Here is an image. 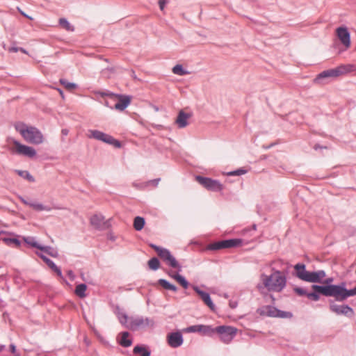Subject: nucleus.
<instances>
[{
    "label": "nucleus",
    "instance_id": "1",
    "mask_svg": "<svg viewBox=\"0 0 356 356\" xmlns=\"http://www.w3.org/2000/svg\"><path fill=\"white\" fill-rule=\"evenodd\" d=\"M261 280L269 291L280 292L284 289L286 284V276L280 270H275L270 275L262 274Z\"/></svg>",
    "mask_w": 356,
    "mask_h": 356
},
{
    "label": "nucleus",
    "instance_id": "2",
    "mask_svg": "<svg viewBox=\"0 0 356 356\" xmlns=\"http://www.w3.org/2000/svg\"><path fill=\"white\" fill-rule=\"evenodd\" d=\"M294 275L298 279L312 283L321 284L323 280L326 276V273L323 270L313 272L307 271L305 264L302 263H298L294 266Z\"/></svg>",
    "mask_w": 356,
    "mask_h": 356
},
{
    "label": "nucleus",
    "instance_id": "3",
    "mask_svg": "<svg viewBox=\"0 0 356 356\" xmlns=\"http://www.w3.org/2000/svg\"><path fill=\"white\" fill-rule=\"evenodd\" d=\"M15 128L26 142L34 145H39L43 143V135L38 128L28 126L23 122L17 123L15 125Z\"/></svg>",
    "mask_w": 356,
    "mask_h": 356
},
{
    "label": "nucleus",
    "instance_id": "4",
    "mask_svg": "<svg viewBox=\"0 0 356 356\" xmlns=\"http://www.w3.org/2000/svg\"><path fill=\"white\" fill-rule=\"evenodd\" d=\"M330 285H312V292H307L305 289L300 287H295L293 291L296 294L300 296H305L308 299L313 301H318L320 300V295L325 297H330V292L327 290Z\"/></svg>",
    "mask_w": 356,
    "mask_h": 356
},
{
    "label": "nucleus",
    "instance_id": "5",
    "mask_svg": "<svg viewBox=\"0 0 356 356\" xmlns=\"http://www.w3.org/2000/svg\"><path fill=\"white\" fill-rule=\"evenodd\" d=\"M354 66L352 65H341L336 68L329 69L321 72L314 79V82L321 83V80L326 78L337 77L340 75L350 72Z\"/></svg>",
    "mask_w": 356,
    "mask_h": 356
},
{
    "label": "nucleus",
    "instance_id": "6",
    "mask_svg": "<svg viewBox=\"0 0 356 356\" xmlns=\"http://www.w3.org/2000/svg\"><path fill=\"white\" fill-rule=\"evenodd\" d=\"M149 246L157 252L159 257L165 263L166 265L181 271V266L178 263L169 250L159 247L153 243H150Z\"/></svg>",
    "mask_w": 356,
    "mask_h": 356
},
{
    "label": "nucleus",
    "instance_id": "7",
    "mask_svg": "<svg viewBox=\"0 0 356 356\" xmlns=\"http://www.w3.org/2000/svg\"><path fill=\"white\" fill-rule=\"evenodd\" d=\"M237 328L229 325H220L215 327V334H218L224 343H229L237 334Z\"/></svg>",
    "mask_w": 356,
    "mask_h": 356
},
{
    "label": "nucleus",
    "instance_id": "8",
    "mask_svg": "<svg viewBox=\"0 0 356 356\" xmlns=\"http://www.w3.org/2000/svg\"><path fill=\"white\" fill-rule=\"evenodd\" d=\"M329 309L330 312L336 315H343L348 318H353L355 316L354 309L348 305H337L334 300H329Z\"/></svg>",
    "mask_w": 356,
    "mask_h": 356
},
{
    "label": "nucleus",
    "instance_id": "9",
    "mask_svg": "<svg viewBox=\"0 0 356 356\" xmlns=\"http://www.w3.org/2000/svg\"><path fill=\"white\" fill-rule=\"evenodd\" d=\"M195 179L200 185L209 191L219 192L223 188L222 184L219 181L209 177L197 175Z\"/></svg>",
    "mask_w": 356,
    "mask_h": 356
},
{
    "label": "nucleus",
    "instance_id": "10",
    "mask_svg": "<svg viewBox=\"0 0 356 356\" xmlns=\"http://www.w3.org/2000/svg\"><path fill=\"white\" fill-rule=\"evenodd\" d=\"M154 321L152 318L143 316H138L136 318H131L129 319V323L126 327L129 329L136 330L140 327H154Z\"/></svg>",
    "mask_w": 356,
    "mask_h": 356
},
{
    "label": "nucleus",
    "instance_id": "11",
    "mask_svg": "<svg viewBox=\"0 0 356 356\" xmlns=\"http://www.w3.org/2000/svg\"><path fill=\"white\" fill-rule=\"evenodd\" d=\"M13 145L15 148L10 149L13 154L25 156L29 158H33L36 156V151L32 147L21 144L16 140H13Z\"/></svg>",
    "mask_w": 356,
    "mask_h": 356
},
{
    "label": "nucleus",
    "instance_id": "12",
    "mask_svg": "<svg viewBox=\"0 0 356 356\" xmlns=\"http://www.w3.org/2000/svg\"><path fill=\"white\" fill-rule=\"evenodd\" d=\"M90 138H93L97 140L104 142L109 145H113L115 147H120L121 144L120 141L113 138L111 136L106 134L99 130H90Z\"/></svg>",
    "mask_w": 356,
    "mask_h": 356
},
{
    "label": "nucleus",
    "instance_id": "13",
    "mask_svg": "<svg viewBox=\"0 0 356 356\" xmlns=\"http://www.w3.org/2000/svg\"><path fill=\"white\" fill-rule=\"evenodd\" d=\"M193 289L198 294L202 300L211 311L214 312L216 310V306L213 304L209 293L201 290L197 286H193Z\"/></svg>",
    "mask_w": 356,
    "mask_h": 356
},
{
    "label": "nucleus",
    "instance_id": "14",
    "mask_svg": "<svg viewBox=\"0 0 356 356\" xmlns=\"http://www.w3.org/2000/svg\"><path fill=\"white\" fill-rule=\"evenodd\" d=\"M337 35L341 42L348 48L350 45V34L346 27H339L337 29Z\"/></svg>",
    "mask_w": 356,
    "mask_h": 356
},
{
    "label": "nucleus",
    "instance_id": "15",
    "mask_svg": "<svg viewBox=\"0 0 356 356\" xmlns=\"http://www.w3.org/2000/svg\"><path fill=\"white\" fill-rule=\"evenodd\" d=\"M183 336L179 332H172L168 335V343L172 348H178L183 343Z\"/></svg>",
    "mask_w": 356,
    "mask_h": 356
},
{
    "label": "nucleus",
    "instance_id": "16",
    "mask_svg": "<svg viewBox=\"0 0 356 356\" xmlns=\"http://www.w3.org/2000/svg\"><path fill=\"white\" fill-rule=\"evenodd\" d=\"M115 97L118 102L114 104V108L118 111H124L131 103V97L128 95H117Z\"/></svg>",
    "mask_w": 356,
    "mask_h": 356
},
{
    "label": "nucleus",
    "instance_id": "17",
    "mask_svg": "<svg viewBox=\"0 0 356 356\" xmlns=\"http://www.w3.org/2000/svg\"><path fill=\"white\" fill-rule=\"evenodd\" d=\"M191 117V113H186L181 110L178 113L175 123L179 128H184L188 124V120Z\"/></svg>",
    "mask_w": 356,
    "mask_h": 356
},
{
    "label": "nucleus",
    "instance_id": "18",
    "mask_svg": "<svg viewBox=\"0 0 356 356\" xmlns=\"http://www.w3.org/2000/svg\"><path fill=\"white\" fill-rule=\"evenodd\" d=\"M104 217L102 215L95 214L90 218V223L95 228L102 229L104 225Z\"/></svg>",
    "mask_w": 356,
    "mask_h": 356
},
{
    "label": "nucleus",
    "instance_id": "19",
    "mask_svg": "<svg viewBox=\"0 0 356 356\" xmlns=\"http://www.w3.org/2000/svg\"><path fill=\"white\" fill-rule=\"evenodd\" d=\"M242 243L243 241L241 238H232L222 241V249L238 247L242 245Z\"/></svg>",
    "mask_w": 356,
    "mask_h": 356
},
{
    "label": "nucleus",
    "instance_id": "20",
    "mask_svg": "<svg viewBox=\"0 0 356 356\" xmlns=\"http://www.w3.org/2000/svg\"><path fill=\"white\" fill-rule=\"evenodd\" d=\"M198 333L203 336L213 337L215 334V327L211 325H200Z\"/></svg>",
    "mask_w": 356,
    "mask_h": 356
},
{
    "label": "nucleus",
    "instance_id": "21",
    "mask_svg": "<svg viewBox=\"0 0 356 356\" xmlns=\"http://www.w3.org/2000/svg\"><path fill=\"white\" fill-rule=\"evenodd\" d=\"M134 354H139L141 356H150L151 351L149 348L144 345H137L133 349Z\"/></svg>",
    "mask_w": 356,
    "mask_h": 356
},
{
    "label": "nucleus",
    "instance_id": "22",
    "mask_svg": "<svg viewBox=\"0 0 356 356\" xmlns=\"http://www.w3.org/2000/svg\"><path fill=\"white\" fill-rule=\"evenodd\" d=\"M279 309L273 306L268 305L264 307L261 314H265L269 317L276 318L278 315Z\"/></svg>",
    "mask_w": 356,
    "mask_h": 356
},
{
    "label": "nucleus",
    "instance_id": "23",
    "mask_svg": "<svg viewBox=\"0 0 356 356\" xmlns=\"http://www.w3.org/2000/svg\"><path fill=\"white\" fill-rule=\"evenodd\" d=\"M121 339L119 341V343L121 346L124 348H128L132 344V339H129V332H121Z\"/></svg>",
    "mask_w": 356,
    "mask_h": 356
},
{
    "label": "nucleus",
    "instance_id": "24",
    "mask_svg": "<svg viewBox=\"0 0 356 356\" xmlns=\"http://www.w3.org/2000/svg\"><path fill=\"white\" fill-rule=\"evenodd\" d=\"M158 284L166 290H170L174 292L177 291V287L175 285L170 283L165 279H159L158 280Z\"/></svg>",
    "mask_w": 356,
    "mask_h": 356
},
{
    "label": "nucleus",
    "instance_id": "25",
    "mask_svg": "<svg viewBox=\"0 0 356 356\" xmlns=\"http://www.w3.org/2000/svg\"><path fill=\"white\" fill-rule=\"evenodd\" d=\"M86 289H87V286L86 284H79L76 286L74 293L78 297L83 298L86 296Z\"/></svg>",
    "mask_w": 356,
    "mask_h": 356
},
{
    "label": "nucleus",
    "instance_id": "26",
    "mask_svg": "<svg viewBox=\"0 0 356 356\" xmlns=\"http://www.w3.org/2000/svg\"><path fill=\"white\" fill-rule=\"evenodd\" d=\"M145 218L140 216H136L134 220V227L136 231H140L145 226Z\"/></svg>",
    "mask_w": 356,
    "mask_h": 356
},
{
    "label": "nucleus",
    "instance_id": "27",
    "mask_svg": "<svg viewBox=\"0 0 356 356\" xmlns=\"http://www.w3.org/2000/svg\"><path fill=\"white\" fill-rule=\"evenodd\" d=\"M30 207L33 208L34 210L38 211H50L51 210V208L50 207L44 206L42 204L36 202H31V204H30Z\"/></svg>",
    "mask_w": 356,
    "mask_h": 356
},
{
    "label": "nucleus",
    "instance_id": "28",
    "mask_svg": "<svg viewBox=\"0 0 356 356\" xmlns=\"http://www.w3.org/2000/svg\"><path fill=\"white\" fill-rule=\"evenodd\" d=\"M116 314L118 316L120 323L122 325H125L128 321L127 314L125 312H122L119 307H117L116 308Z\"/></svg>",
    "mask_w": 356,
    "mask_h": 356
},
{
    "label": "nucleus",
    "instance_id": "29",
    "mask_svg": "<svg viewBox=\"0 0 356 356\" xmlns=\"http://www.w3.org/2000/svg\"><path fill=\"white\" fill-rule=\"evenodd\" d=\"M15 172L21 177L29 181L30 182H34L35 178L29 173L27 170H15Z\"/></svg>",
    "mask_w": 356,
    "mask_h": 356
},
{
    "label": "nucleus",
    "instance_id": "30",
    "mask_svg": "<svg viewBox=\"0 0 356 356\" xmlns=\"http://www.w3.org/2000/svg\"><path fill=\"white\" fill-rule=\"evenodd\" d=\"M39 250L44 252L52 257H57L58 256V252L51 246H44L41 245Z\"/></svg>",
    "mask_w": 356,
    "mask_h": 356
},
{
    "label": "nucleus",
    "instance_id": "31",
    "mask_svg": "<svg viewBox=\"0 0 356 356\" xmlns=\"http://www.w3.org/2000/svg\"><path fill=\"white\" fill-rule=\"evenodd\" d=\"M148 266L150 269L156 270L160 267L159 260L156 257H153L148 261Z\"/></svg>",
    "mask_w": 356,
    "mask_h": 356
},
{
    "label": "nucleus",
    "instance_id": "32",
    "mask_svg": "<svg viewBox=\"0 0 356 356\" xmlns=\"http://www.w3.org/2000/svg\"><path fill=\"white\" fill-rule=\"evenodd\" d=\"M172 72L175 74L183 76L187 74L188 72L185 70L181 65H176L172 68Z\"/></svg>",
    "mask_w": 356,
    "mask_h": 356
},
{
    "label": "nucleus",
    "instance_id": "33",
    "mask_svg": "<svg viewBox=\"0 0 356 356\" xmlns=\"http://www.w3.org/2000/svg\"><path fill=\"white\" fill-rule=\"evenodd\" d=\"M59 24L60 26H62L63 29H65L67 31H74L73 26L70 24V22L65 19V18H60L59 19Z\"/></svg>",
    "mask_w": 356,
    "mask_h": 356
},
{
    "label": "nucleus",
    "instance_id": "34",
    "mask_svg": "<svg viewBox=\"0 0 356 356\" xmlns=\"http://www.w3.org/2000/svg\"><path fill=\"white\" fill-rule=\"evenodd\" d=\"M60 83L67 90H74L77 86L74 83H70L65 79H60Z\"/></svg>",
    "mask_w": 356,
    "mask_h": 356
},
{
    "label": "nucleus",
    "instance_id": "35",
    "mask_svg": "<svg viewBox=\"0 0 356 356\" xmlns=\"http://www.w3.org/2000/svg\"><path fill=\"white\" fill-rule=\"evenodd\" d=\"M24 241L27 244L30 245L31 247L35 248L37 249L40 248L41 245L39 244L33 237L24 238Z\"/></svg>",
    "mask_w": 356,
    "mask_h": 356
},
{
    "label": "nucleus",
    "instance_id": "36",
    "mask_svg": "<svg viewBox=\"0 0 356 356\" xmlns=\"http://www.w3.org/2000/svg\"><path fill=\"white\" fill-rule=\"evenodd\" d=\"M3 241L6 244L14 245L16 247L19 246L21 244L20 241L16 238H5Z\"/></svg>",
    "mask_w": 356,
    "mask_h": 356
},
{
    "label": "nucleus",
    "instance_id": "37",
    "mask_svg": "<svg viewBox=\"0 0 356 356\" xmlns=\"http://www.w3.org/2000/svg\"><path fill=\"white\" fill-rule=\"evenodd\" d=\"M176 280L184 289H187L189 286L188 282L186 280V279L184 276H182L181 275H180V276L176 277Z\"/></svg>",
    "mask_w": 356,
    "mask_h": 356
},
{
    "label": "nucleus",
    "instance_id": "38",
    "mask_svg": "<svg viewBox=\"0 0 356 356\" xmlns=\"http://www.w3.org/2000/svg\"><path fill=\"white\" fill-rule=\"evenodd\" d=\"M208 249L211 250H218L222 249V241L209 244Z\"/></svg>",
    "mask_w": 356,
    "mask_h": 356
},
{
    "label": "nucleus",
    "instance_id": "39",
    "mask_svg": "<svg viewBox=\"0 0 356 356\" xmlns=\"http://www.w3.org/2000/svg\"><path fill=\"white\" fill-rule=\"evenodd\" d=\"M247 172V170L243 168H238L236 170L229 172L227 175L229 176H240Z\"/></svg>",
    "mask_w": 356,
    "mask_h": 356
},
{
    "label": "nucleus",
    "instance_id": "40",
    "mask_svg": "<svg viewBox=\"0 0 356 356\" xmlns=\"http://www.w3.org/2000/svg\"><path fill=\"white\" fill-rule=\"evenodd\" d=\"M293 316L292 313L289 312H284L279 309L278 315L276 318H290Z\"/></svg>",
    "mask_w": 356,
    "mask_h": 356
},
{
    "label": "nucleus",
    "instance_id": "41",
    "mask_svg": "<svg viewBox=\"0 0 356 356\" xmlns=\"http://www.w3.org/2000/svg\"><path fill=\"white\" fill-rule=\"evenodd\" d=\"M199 327H200V325H191V326L188 327L186 329V331L187 332H199Z\"/></svg>",
    "mask_w": 356,
    "mask_h": 356
},
{
    "label": "nucleus",
    "instance_id": "42",
    "mask_svg": "<svg viewBox=\"0 0 356 356\" xmlns=\"http://www.w3.org/2000/svg\"><path fill=\"white\" fill-rule=\"evenodd\" d=\"M52 270L56 273V275L60 277V278L63 279V274H62V271L60 270V268L59 267H58L57 266H56L55 268H53Z\"/></svg>",
    "mask_w": 356,
    "mask_h": 356
},
{
    "label": "nucleus",
    "instance_id": "43",
    "mask_svg": "<svg viewBox=\"0 0 356 356\" xmlns=\"http://www.w3.org/2000/svg\"><path fill=\"white\" fill-rule=\"evenodd\" d=\"M36 254L40 257L41 258L43 261L46 264L47 263V261L50 259H49L47 257H46L45 255H44L42 253H40V252H36Z\"/></svg>",
    "mask_w": 356,
    "mask_h": 356
},
{
    "label": "nucleus",
    "instance_id": "44",
    "mask_svg": "<svg viewBox=\"0 0 356 356\" xmlns=\"http://www.w3.org/2000/svg\"><path fill=\"white\" fill-rule=\"evenodd\" d=\"M46 264L52 270L53 268H55L56 265L55 263L51 260L49 259Z\"/></svg>",
    "mask_w": 356,
    "mask_h": 356
},
{
    "label": "nucleus",
    "instance_id": "45",
    "mask_svg": "<svg viewBox=\"0 0 356 356\" xmlns=\"http://www.w3.org/2000/svg\"><path fill=\"white\" fill-rule=\"evenodd\" d=\"M67 276L70 277V279L73 281L74 279H75V275L74 273H73L72 270H69L67 272Z\"/></svg>",
    "mask_w": 356,
    "mask_h": 356
},
{
    "label": "nucleus",
    "instance_id": "46",
    "mask_svg": "<svg viewBox=\"0 0 356 356\" xmlns=\"http://www.w3.org/2000/svg\"><path fill=\"white\" fill-rule=\"evenodd\" d=\"M166 3H167V1L165 0H159V8L161 10H163L164 9V7H165Z\"/></svg>",
    "mask_w": 356,
    "mask_h": 356
},
{
    "label": "nucleus",
    "instance_id": "47",
    "mask_svg": "<svg viewBox=\"0 0 356 356\" xmlns=\"http://www.w3.org/2000/svg\"><path fill=\"white\" fill-rule=\"evenodd\" d=\"M229 305L231 308L234 309L237 307L238 303L236 301L230 300Z\"/></svg>",
    "mask_w": 356,
    "mask_h": 356
},
{
    "label": "nucleus",
    "instance_id": "48",
    "mask_svg": "<svg viewBox=\"0 0 356 356\" xmlns=\"http://www.w3.org/2000/svg\"><path fill=\"white\" fill-rule=\"evenodd\" d=\"M10 352L12 353H15V352H16V346H15V345L13 344V343H11L10 345Z\"/></svg>",
    "mask_w": 356,
    "mask_h": 356
},
{
    "label": "nucleus",
    "instance_id": "49",
    "mask_svg": "<svg viewBox=\"0 0 356 356\" xmlns=\"http://www.w3.org/2000/svg\"><path fill=\"white\" fill-rule=\"evenodd\" d=\"M333 281L332 278H328L326 280H323L322 283L326 284L325 285H332L330 283Z\"/></svg>",
    "mask_w": 356,
    "mask_h": 356
},
{
    "label": "nucleus",
    "instance_id": "50",
    "mask_svg": "<svg viewBox=\"0 0 356 356\" xmlns=\"http://www.w3.org/2000/svg\"><path fill=\"white\" fill-rule=\"evenodd\" d=\"M17 9L19 11V13H21V15H22L23 16H24L25 17H26V18H28L29 19H32L31 17H30L28 15H26L25 13H24L22 10H21L19 8Z\"/></svg>",
    "mask_w": 356,
    "mask_h": 356
},
{
    "label": "nucleus",
    "instance_id": "51",
    "mask_svg": "<svg viewBox=\"0 0 356 356\" xmlns=\"http://www.w3.org/2000/svg\"><path fill=\"white\" fill-rule=\"evenodd\" d=\"M20 200H21L22 203H24L26 205H29L30 207V204H31V202H29V201L26 200L24 198H23V197H20Z\"/></svg>",
    "mask_w": 356,
    "mask_h": 356
},
{
    "label": "nucleus",
    "instance_id": "52",
    "mask_svg": "<svg viewBox=\"0 0 356 356\" xmlns=\"http://www.w3.org/2000/svg\"><path fill=\"white\" fill-rule=\"evenodd\" d=\"M19 51V47H12L9 49V51L10 52H17Z\"/></svg>",
    "mask_w": 356,
    "mask_h": 356
},
{
    "label": "nucleus",
    "instance_id": "53",
    "mask_svg": "<svg viewBox=\"0 0 356 356\" xmlns=\"http://www.w3.org/2000/svg\"><path fill=\"white\" fill-rule=\"evenodd\" d=\"M61 134L63 136H67L69 134V130L67 129H63L61 130Z\"/></svg>",
    "mask_w": 356,
    "mask_h": 356
},
{
    "label": "nucleus",
    "instance_id": "54",
    "mask_svg": "<svg viewBox=\"0 0 356 356\" xmlns=\"http://www.w3.org/2000/svg\"><path fill=\"white\" fill-rule=\"evenodd\" d=\"M159 181H160V179H154L151 180L150 182H152L154 186H157Z\"/></svg>",
    "mask_w": 356,
    "mask_h": 356
},
{
    "label": "nucleus",
    "instance_id": "55",
    "mask_svg": "<svg viewBox=\"0 0 356 356\" xmlns=\"http://www.w3.org/2000/svg\"><path fill=\"white\" fill-rule=\"evenodd\" d=\"M169 275H170V276L172 278L175 279V280H176V277H177V276H180V275H179V273L169 274Z\"/></svg>",
    "mask_w": 356,
    "mask_h": 356
},
{
    "label": "nucleus",
    "instance_id": "56",
    "mask_svg": "<svg viewBox=\"0 0 356 356\" xmlns=\"http://www.w3.org/2000/svg\"><path fill=\"white\" fill-rule=\"evenodd\" d=\"M106 71H109V72H114V69L112 68V67H108V68L104 70L103 72L104 73Z\"/></svg>",
    "mask_w": 356,
    "mask_h": 356
},
{
    "label": "nucleus",
    "instance_id": "57",
    "mask_svg": "<svg viewBox=\"0 0 356 356\" xmlns=\"http://www.w3.org/2000/svg\"><path fill=\"white\" fill-rule=\"evenodd\" d=\"M5 348L6 346L4 345H0V352L3 351Z\"/></svg>",
    "mask_w": 356,
    "mask_h": 356
},
{
    "label": "nucleus",
    "instance_id": "58",
    "mask_svg": "<svg viewBox=\"0 0 356 356\" xmlns=\"http://www.w3.org/2000/svg\"><path fill=\"white\" fill-rule=\"evenodd\" d=\"M19 51H21L23 53H26V51L24 49H23L22 47H19Z\"/></svg>",
    "mask_w": 356,
    "mask_h": 356
},
{
    "label": "nucleus",
    "instance_id": "59",
    "mask_svg": "<svg viewBox=\"0 0 356 356\" xmlns=\"http://www.w3.org/2000/svg\"><path fill=\"white\" fill-rule=\"evenodd\" d=\"M105 104H106V106H109V107H111V108H114V106H109V103H108V101H106V102H105Z\"/></svg>",
    "mask_w": 356,
    "mask_h": 356
},
{
    "label": "nucleus",
    "instance_id": "60",
    "mask_svg": "<svg viewBox=\"0 0 356 356\" xmlns=\"http://www.w3.org/2000/svg\"><path fill=\"white\" fill-rule=\"evenodd\" d=\"M15 356H21L19 353L15 355Z\"/></svg>",
    "mask_w": 356,
    "mask_h": 356
},
{
    "label": "nucleus",
    "instance_id": "61",
    "mask_svg": "<svg viewBox=\"0 0 356 356\" xmlns=\"http://www.w3.org/2000/svg\"><path fill=\"white\" fill-rule=\"evenodd\" d=\"M253 229H256V225H253Z\"/></svg>",
    "mask_w": 356,
    "mask_h": 356
}]
</instances>
